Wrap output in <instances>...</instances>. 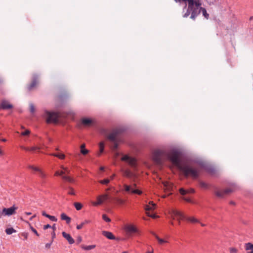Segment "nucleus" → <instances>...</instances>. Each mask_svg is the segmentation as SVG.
Returning a JSON list of instances; mask_svg holds the SVG:
<instances>
[{
	"instance_id": "obj_56",
	"label": "nucleus",
	"mask_w": 253,
	"mask_h": 253,
	"mask_svg": "<svg viewBox=\"0 0 253 253\" xmlns=\"http://www.w3.org/2000/svg\"><path fill=\"white\" fill-rule=\"evenodd\" d=\"M51 227L52 228L53 231H55L56 229L55 224H53V225L52 227L51 226Z\"/></svg>"
},
{
	"instance_id": "obj_37",
	"label": "nucleus",
	"mask_w": 253,
	"mask_h": 253,
	"mask_svg": "<svg viewBox=\"0 0 253 253\" xmlns=\"http://www.w3.org/2000/svg\"><path fill=\"white\" fill-rule=\"evenodd\" d=\"M38 172L39 173L40 176L42 178H45L46 176V174L41 169Z\"/></svg>"
},
{
	"instance_id": "obj_20",
	"label": "nucleus",
	"mask_w": 253,
	"mask_h": 253,
	"mask_svg": "<svg viewBox=\"0 0 253 253\" xmlns=\"http://www.w3.org/2000/svg\"><path fill=\"white\" fill-rule=\"evenodd\" d=\"M61 218L62 220H65L66 223L69 224L71 220V219L70 217L68 216L65 213H62L61 214Z\"/></svg>"
},
{
	"instance_id": "obj_42",
	"label": "nucleus",
	"mask_w": 253,
	"mask_h": 253,
	"mask_svg": "<svg viewBox=\"0 0 253 253\" xmlns=\"http://www.w3.org/2000/svg\"><path fill=\"white\" fill-rule=\"evenodd\" d=\"M30 133V131L29 130H26L25 131L21 132V134L22 135H28Z\"/></svg>"
},
{
	"instance_id": "obj_30",
	"label": "nucleus",
	"mask_w": 253,
	"mask_h": 253,
	"mask_svg": "<svg viewBox=\"0 0 253 253\" xmlns=\"http://www.w3.org/2000/svg\"><path fill=\"white\" fill-rule=\"evenodd\" d=\"M28 168H29V169H31L32 170H33L34 171H37V172H39V171H40V169H40L39 168L34 166H32V165L29 166Z\"/></svg>"
},
{
	"instance_id": "obj_5",
	"label": "nucleus",
	"mask_w": 253,
	"mask_h": 253,
	"mask_svg": "<svg viewBox=\"0 0 253 253\" xmlns=\"http://www.w3.org/2000/svg\"><path fill=\"white\" fill-rule=\"evenodd\" d=\"M17 209V207L14 206L9 208H3L2 211H0V218L3 216H10L14 214Z\"/></svg>"
},
{
	"instance_id": "obj_27",
	"label": "nucleus",
	"mask_w": 253,
	"mask_h": 253,
	"mask_svg": "<svg viewBox=\"0 0 253 253\" xmlns=\"http://www.w3.org/2000/svg\"><path fill=\"white\" fill-rule=\"evenodd\" d=\"M201 12H202L203 15L205 16V17L207 19L209 17V14L207 13V11L205 8L203 7H200Z\"/></svg>"
},
{
	"instance_id": "obj_34",
	"label": "nucleus",
	"mask_w": 253,
	"mask_h": 253,
	"mask_svg": "<svg viewBox=\"0 0 253 253\" xmlns=\"http://www.w3.org/2000/svg\"><path fill=\"white\" fill-rule=\"evenodd\" d=\"M99 145L100 149V153H102L104 151V143L103 142H101L99 143Z\"/></svg>"
},
{
	"instance_id": "obj_32",
	"label": "nucleus",
	"mask_w": 253,
	"mask_h": 253,
	"mask_svg": "<svg viewBox=\"0 0 253 253\" xmlns=\"http://www.w3.org/2000/svg\"><path fill=\"white\" fill-rule=\"evenodd\" d=\"M246 250H253V244L248 243L246 244Z\"/></svg>"
},
{
	"instance_id": "obj_18",
	"label": "nucleus",
	"mask_w": 253,
	"mask_h": 253,
	"mask_svg": "<svg viewBox=\"0 0 253 253\" xmlns=\"http://www.w3.org/2000/svg\"><path fill=\"white\" fill-rule=\"evenodd\" d=\"M102 235L106 237L107 238L110 240H115V237L112 234V233L109 231H104L102 232Z\"/></svg>"
},
{
	"instance_id": "obj_21",
	"label": "nucleus",
	"mask_w": 253,
	"mask_h": 253,
	"mask_svg": "<svg viewBox=\"0 0 253 253\" xmlns=\"http://www.w3.org/2000/svg\"><path fill=\"white\" fill-rule=\"evenodd\" d=\"M194 192H195V191L193 189H191L189 190H185L183 188H180L179 189V192L182 195H185V194H186L187 193H194Z\"/></svg>"
},
{
	"instance_id": "obj_61",
	"label": "nucleus",
	"mask_w": 253,
	"mask_h": 253,
	"mask_svg": "<svg viewBox=\"0 0 253 253\" xmlns=\"http://www.w3.org/2000/svg\"><path fill=\"white\" fill-rule=\"evenodd\" d=\"M52 239H53V238H54V237H55V232H54V231H53V232H52Z\"/></svg>"
},
{
	"instance_id": "obj_9",
	"label": "nucleus",
	"mask_w": 253,
	"mask_h": 253,
	"mask_svg": "<svg viewBox=\"0 0 253 253\" xmlns=\"http://www.w3.org/2000/svg\"><path fill=\"white\" fill-rule=\"evenodd\" d=\"M108 199V195L106 194L99 195L97 197L96 202H92L91 203L94 206H97L102 204Z\"/></svg>"
},
{
	"instance_id": "obj_17",
	"label": "nucleus",
	"mask_w": 253,
	"mask_h": 253,
	"mask_svg": "<svg viewBox=\"0 0 253 253\" xmlns=\"http://www.w3.org/2000/svg\"><path fill=\"white\" fill-rule=\"evenodd\" d=\"M156 205L154 204L152 201H151L149 203L148 205H146L145 207V210L147 212H149V211L154 210L156 208Z\"/></svg>"
},
{
	"instance_id": "obj_11",
	"label": "nucleus",
	"mask_w": 253,
	"mask_h": 253,
	"mask_svg": "<svg viewBox=\"0 0 253 253\" xmlns=\"http://www.w3.org/2000/svg\"><path fill=\"white\" fill-rule=\"evenodd\" d=\"M124 187L125 190L127 192H130V193H133V194H137L138 195H140L142 193L141 191L138 190V189H133V188L131 187V186L127 185L126 184H124Z\"/></svg>"
},
{
	"instance_id": "obj_23",
	"label": "nucleus",
	"mask_w": 253,
	"mask_h": 253,
	"mask_svg": "<svg viewBox=\"0 0 253 253\" xmlns=\"http://www.w3.org/2000/svg\"><path fill=\"white\" fill-rule=\"evenodd\" d=\"M81 247L84 250H90L95 248V245H92L89 246H85L83 245L81 246Z\"/></svg>"
},
{
	"instance_id": "obj_1",
	"label": "nucleus",
	"mask_w": 253,
	"mask_h": 253,
	"mask_svg": "<svg viewBox=\"0 0 253 253\" xmlns=\"http://www.w3.org/2000/svg\"><path fill=\"white\" fill-rule=\"evenodd\" d=\"M152 159L157 165H161L169 160L181 171L186 177L197 178L200 173V169L187 164H182L179 158V153L175 151L167 152L164 149L155 150L152 153Z\"/></svg>"
},
{
	"instance_id": "obj_3",
	"label": "nucleus",
	"mask_w": 253,
	"mask_h": 253,
	"mask_svg": "<svg viewBox=\"0 0 253 253\" xmlns=\"http://www.w3.org/2000/svg\"><path fill=\"white\" fill-rule=\"evenodd\" d=\"M201 3L199 1H194L193 5L191 8L188 7V10L191 11V18L194 19L195 17L200 13V5Z\"/></svg>"
},
{
	"instance_id": "obj_60",
	"label": "nucleus",
	"mask_w": 253,
	"mask_h": 253,
	"mask_svg": "<svg viewBox=\"0 0 253 253\" xmlns=\"http://www.w3.org/2000/svg\"><path fill=\"white\" fill-rule=\"evenodd\" d=\"M36 216V214H34L33 216H32V217H31L30 218V220H32L34 218H35V217Z\"/></svg>"
},
{
	"instance_id": "obj_63",
	"label": "nucleus",
	"mask_w": 253,
	"mask_h": 253,
	"mask_svg": "<svg viewBox=\"0 0 253 253\" xmlns=\"http://www.w3.org/2000/svg\"><path fill=\"white\" fill-rule=\"evenodd\" d=\"M25 214L26 215H31L32 213H31V212H26Z\"/></svg>"
},
{
	"instance_id": "obj_13",
	"label": "nucleus",
	"mask_w": 253,
	"mask_h": 253,
	"mask_svg": "<svg viewBox=\"0 0 253 253\" xmlns=\"http://www.w3.org/2000/svg\"><path fill=\"white\" fill-rule=\"evenodd\" d=\"M38 76L36 75H34L32 83L27 87V89L29 91L32 90L34 88H35L36 86V85L38 84Z\"/></svg>"
},
{
	"instance_id": "obj_12",
	"label": "nucleus",
	"mask_w": 253,
	"mask_h": 253,
	"mask_svg": "<svg viewBox=\"0 0 253 253\" xmlns=\"http://www.w3.org/2000/svg\"><path fill=\"white\" fill-rule=\"evenodd\" d=\"M13 106L10 103L5 100H2L0 104V110L1 109L7 110L12 108Z\"/></svg>"
},
{
	"instance_id": "obj_50",
	"label": "nucleus",
	"mask_w": 253,
	"mask_h": 253,
	"mask_svg": "<svg viewBox=\"0 0 253 253\" xmlns=\"http://www.w3.org/2000/svg\"><path fill=\"white\" fill-rule=\"evenodd\" d=\"M22 235L24 237L25 239H27L28 234L27 233H23Z\"/></svg>"
},
{
	"instance_id": "obj_36",
	"label": "nucleus",
	"mask_w": 253,
	"mask_h": 253,
	"mask_svg": "<svg viewBox=\"0 0 253 253\" xmlns=\"http://www.w3.org/2000/svg\"><path fill=\"white\" fill-rule=\"evenodd\" d=\"M110 179H105L103 180H101L99 181V182L102 184H107L110 182Z\"/></svg>"
},
{
	"instance_id": "obj_57",
	"label": "nucleus",
	"mask_w": 253,
	"mask_h": 253,
	"mask_svg": "<svg viewBox=\"0 0 253 253\" xmlns=\"http://www.w3.org/2000/svg\"><path fill=\"white\" fill-rule=\"evenodd\" d=\"M54 175L55 176L60 175V172L58 171H56Z\"/></svg>"
},
{
	"instance_id": "obj_45",
	"label": "nucleus",
	"mask_w": 253,
	"mask_h": 253,
	"mask_svg": "<svg viewBox=\"0 0 253 253\" xmlns=\"http://www.w3.org/2000/svg\"><path fill=\"white\" fill-rule=\"evenodd\" d=\"M68 194H70V195H75V192L74 189L73 188H70V190L68 192Z\"/></svg>"
},
{
	"instance_id": "obj_58",
	"label": "nucleus",
	"mask_w": 253,
	"mask_h": 253,
	"mask_svg": "<svg viewBox=\"0 0 253 253\" xmlns=\"http://www.w3.org/2000/svg\"><path fill=\"white\" fill-rule=\"evenodd\" d=\"M190 12L189 11V10H188V11L185 14V16L187 17V16H188L190 14Z\"/></svg>"
},
{
	"instance_id": "obj_4",
	"label": "nucleus",
	"mask_w": 253,
	"mask_h": 253,
	"mask_svg": "<svg viewBox=\"0 0 253 253\" xmlns=\"http://www.w3.org/2000/svg\"><path fill=\"white\" fill-rule=\"evenodd\" d=\"M169 214L172 219H176L178 221V225L180 224V220L184 218L183 214L175 209H171L169 211Z\"/></svg>"
},
{
	"instance_id": "obj_15",
	"label": "nucleus",
	"mask_w": 253,
	"mask_h": 253,
	"mask_svg": "<svg viewBox=\"0 0 253 253\" xmlns=\"http://www.w3.org/2000/svg\"><path fill=\"white\" fill-rule=\"evenodd\" d=\"M163 184L164 186V189L166 191L169 192L172 190L173 186L171 183L168 181H164L163 182Z\"/></svg>"
},
{
	"instance_id": "obj_22",
	"label": "nucleus",
	"mask_w": 253,
	"mask_h": 253,
	"mask_svg": "<svg viewBox=\"0 0 253 253\" xmlns=\"http://www.w3.org/2000/svg\"><path fill=\"white\" fill-rule=\"evenodd\" d=\"M85 144H83L81 146V153L84 155L87 154L88 153V151L85 149Z\"/></svg>"
},
{
	"instance_id": "obj_33",
	"label": "nucleus",
	"mask_w": 253,
	"mask_h": 253,
	"mask_svg": "<svg viewBox=\"0 0 253 253\" xmlns=\"http://www.w3.org/2000/svg\"><path fill=\"white\" fill-rule=\"evenodd\" d=\"M62 178L65 180H66V181H68L70 182H73L74 181V179L69 177V176H66V175H63L62 176Z\"/></svg>"
},
{
	"instance_id": "obj_38",
	"label": "nucleus",
	"mask_w": 253,
	"mask_h": 253,
	"mask_svg": "<svg viewBox=\"0 0 253 253\" xmlns=\"http://www.w3.org/2000/svg\"><path fill=\"white\" fill-rule=\"evenodd\" d=\"M102 218L106 222H109L111 221V219L105 214L102 215Z\"/></svg>"
},
{
	"instance_id": "obj_8",
	"label": "nucleus",
	"mask_w": 253,
	"mask_h": 253,
	"mask_svg": "<svg viewBox=\"0 0 253 253\" xmlns=\"http://www.w3.org/2000/svg\"><path fill=\"white\" fill-rule=\"evenodd\" d=\"M122 161H126L134 169L136 168V160L132 157H129L127 155H125L121 158Z\"/></svg>"
},
{
	"instance_id": "obj_49",
	"label": "nucleus",
	"mask_w": 253,
	"mask_h": 253,
	"mask_svg": "<svg viewBox=\"0 0 253 253\" xmlns=\"http://www.w3.org/2000/svg\"><path fill=\"white\" fill-rule=\"evenodd\" d=\"M82 241V238L81 236H79L77 239V244H80Z\"/></svg>"
},
{
	"instance_id": "obj_43",
	"label": "nucleus",
	"mask_w": 253,
	"mask_h": 253,
	"mask_svg": "<svg viewBox=\"0 0 253 253\" xmlns=\"http://www.w3.org/2000/svg\"><path fill=\"white\" fill-rule=\"evenodd\" d=\"M40 148L39 147H32L31 148H30V151H34L35 150H40Z\"/></svg>"
},
{
	"instance_id": "obj_39",
	"label": "nucleus",
	"mask_w": 253,
	"mask_h": 253,
	"mask_svg": "<svg viewBox=\"0 0 253 253\" xmlns=\"http://www.w3.org/2000/svg\"><path fill=\"white\" fill-rule=\"evenodd\" d=\"M47 217L52 221H57V219L54 216L49 215L47 216Z\"/></svg>"
},
{
	"instance_id": "obj_31",
	"label": "nucleus",
	"mask_w": 253,
	"mask_h": 253,
	"mask_svg": "<svg viewBox=\"0 0 253 253\" xmlns=\"http://www.w3.org/2000/svg\"><path fill=\"white\" fill-rule=\"evenodd\" d=\"M74 205L76 210L78 211L80 210L82 208V205L80 203L76 202Z\"/></svg>"
},
{
	"instance_id": "obj_48",
	"label": "nucleus",
	"mask_w": 253,
	"mask_h": 253,
	"mask_svg": "<svg viewBox=\"0 0 253 253\" xmlns=\"http://www.w3.org/2000/svg\"><path fill=\"white\" fill-rule=\"evenodd\" d=\"M84 225V223H82L80 225L77 226V229L78 230L81 229Z\"/></svg>"
},
{
	"instance_id": "obj_59",
	"label": "nucleus",
	"mask_w": 253,
	"mask_h": 253,
	"mask_svg": "<svg viewBox=\"0 0 253 253\" xmlns=\"http://www.w3.org/2000/svg\"><path fill=\"white\" fill-rule=\"evenodd\" d=\"M115 176V174H113L112 176H110V179L111 180L113 179Z\"/></svg>"
},
{
	"instance_id": "obj_55",
	"label": "nucleus",
	"mask_w": 253,
	"mask_h": 253,
	"mask_svg": "<svg viewBox=\"0 0 253 253\" xmlns=\"http://www.w3.org/2000/svg\"><path fill=\"white\" fill-rule=\"evenodd\" d=\"M42 215L43 216H44L46 217H47V216H48V215H49V214H48L46 213V212H45L44 211H43L42 212Z\"/></svg>"
},
{
	"instance_id": "obj_26",
	"label": "nucleus",
	"mask_w": 253,
	"mask_h": 253,
	"mask_svg": "<svg viewBox=\"0 0 253 253\" xmlns=\"http://www.w3.org/2000/svg\"><path fill=\"white\" fill-rule=\"evenodd\" d=\"M50 155L52 156H53L54 157H56L61 160L64 159L65 157V155H64L63 154H51Z\"/></svg>"
},
{
	"instance_id": "obj_16",
	"label": "nucleus",
	"mask_w": 253,
	"mask_h": 253,
	"mask_svg": "<svg viewBox=\"0 0 253 253\" xmlns=\"http://www.w3.org/2000/svg\"><path fill=\"white\" fill-rule=\"evenodd\" d=\"M62 234L64 238H65L68 241L70 244H73L75 242L74 240L69 234H68L65 232H63Z\"/></svg>"
},
{
	"instance_id": "obj_47",
	"label": "nucleus",
	"mask_w": 253,
	"mask_h": 253,
	"mask_svg": "<svg viewBox=\"0 0 253 253\" xmlns=\"http://www.w3.org/2000/svg\"><path fill=\"white\" fill-rule=\"evenodd\" d=\"M147 215L148 216H150L152 218H155L157 217V216H156L155 214H151L149 213V212H147Z\"/></svg>"
},
{
	"instance_id": "obj_35",
	"label": "nucleus",
	"mask_w": 253,
	"mask_h": 253,
	"mask_svg": "<svg viewBox=\"0 0 253 253\" xmlns=\"http://www.w3.org/2000/svg\"><path fill=\"white\" fill-rule=\"evenodd\" d=\"M27 223L29 224V226H30V228L31 229V230L38 236L39 237L40 236V235L38 234V232L37 231V230L33 228V226H32L31 225V224L28 222H27Z\"/></svg>"
},
{
	"instance_id": "obj_62",
	"label": "nucleus",
	"mask_w": 253,
	"mask_h": 253,
	"mask_svg": "<svg viewBox=\"0 0 253 253\" xmlns=\"http://www.w3.org/2000/svg\"><path fill=\"white\" fill-rule=\"evenodd\" d=\"M65 173V171H61L60 172V175H63Z\"/></svg>"
},
{
	"instance_id": "obj_51",
	"label": "nucleus",
	"mask_w": 253,
	"mask_h": 253,
	"mask_svg": "<svg viewBox=\"0 0 253 253\" xmlns=\"http://www.w3.org/2000/svg\"><path fill=\"white\" fill-rule=\"evenodd\" d=\"M20 147L22 149L25 150L26 151H30V148H29V147H24V146H21Z\"/></svg>"
},
{
	"instance_id": "obj_64",
	"label": "nucleus",
	"mask_w": 253,
	"mask_h": 253,
	"mask_svg": "<svg viewBox=\"0 0 253 253\" xmlns=\"http://www.w3.org/2000/svg\"><path fill=\"white\" fill-rule=\"evenodd\" d=\"M89 222V221L88 220H85L82 223H84V225L88 223Z\"/></svg>"
},
{
	"instance_id": "obj_6",
	"label": "nucleus",
	"mask_w": 253,
	"mask_h": 253,
	"mask_svg": "<svg viewBox=\"0 0 253 253\" xmlns=\"http://www.w3.org/2000/svg\"><path fill=\"white\" fill-rule=\"evenodd\" d=\"M45 117L48 123L57 122L58 114L55 112H45Z\"/></svg>"
},
{
	"instance_id": "obj_7",
	"label": "nucleus",
	"mask_w": 253,
	"mask_h": 253,
	"mask_svg": "<svg viewBox=\"0 0 253 253\" xmlns=\"http://www.w3.org/2000/svg\"><path fill=\"white\" fill-rule=\"evenodd\" d=\"M124 229L126 233L129 235L133 234H140L139 231L133 225L127 224L125 226Z\"/></svg>"
},
{
	"instance_id": "obj_25",
	"label": "nucleus",
	"mask_w": 253,
	"mask_h": 253,
	"mask_svg": "<svg viewBox=\"0 0 253 253\" xmlns=\"http://www.w3.org/2000/svg\"><path fill=\"white\" fill-rule=\"evenodd\" d=\"M114 200L116 201V203L119 205H123L125 203V200L119 198H115Z\"/></svg>"
},
{
	"instance_id": "obj_24",
	"label": "nucleus",
	"mask_w": 253,
	"mask_h": 253,
	"mask_svg": "<svg viewBox=\"0 0 253 253\" xmlns=\"http://www.w3.org/2000/svg\"><path fill=\"white\" fill-rule=\"evenodd\" d=\"M186 219L192 223H199V220L195 218L194 217H188L186 218Z\"/></svg>"
},
{
	"instance_id": "obj_46",
	"label": "nucleus",
	"mask_w": 253,
	"mask_h": 253,
	"mask_svg": "<svg viewBox=\"0 0 253 253\" xmlns=\"http://www.w3.org/2000/svg\"><path fill=\"white\" fill-rule=\"evenodd\" d=\"M61 168L65 171V173H67L68 174L70 173V170L68 169V168H65L63 166H61Z\"/></svg>"
},
{
	"instance_id": "obj_44",
	"label": "nucleus",
	"mask_w": 253,
	"mask_h": 253,
	"mask_svg": "<svg viewBox=\"0 0 253 253\" xmlns=\"http://www.w3.org/2000/svg\"><path fill=\"white\" fill-rule=\"evenodd\" d=\"M237 250L234 248H231L230 249V253H237Z\"/></svg>"
},
{
	"instance_id": "obj_19",
	"label": "nucleus",
	"mask_w": 253,
	"mask_h": 253,
	"mask_svg": "<svg viewBox=\"0 0 253 253\" xmlns=\"http://www.w3.org/2000/svg\"><path fill=\"white\" fill-rule=\"evenodd\" d=\"M122 171L124 175L127 177L131 178L134 176V174L129 169L122 170Z\"/></svg>"
},
{
	"instance_id": "obj_10",
	"label": "nucleus",
	"mask_w": 253,
	"mask_h": 253,
	"mask_svg": "<svg viewBox=\"0 0 253 253\" xmlns=\"http://www.w3.org/2000/svg\"><path fill=\"white\" fill-rule=\"evenodd\" d=\"M232 188H227L225 190H218L215 192V194L219 198H223L233 192Z\"/></svg>"
},
{
	"instance_id": "obj_53",
	"label": "nucleus",
	"mask_w": 253,
	"mask_h": 253,
	"mask_svg": "<svg viewBox=\"0 0 253 253\" xmlns=\"http://www.w3.org/2000/svg\"><path fill=\"white\" fill-rule=\"evenodd\" d=\"M183 199L184 200H185V201L187 202H189V203L191 202V200H190V199H189V198H183Z\"/></svg>"
},
{
	"instance_id": "obj_54",
	"label": "nucleus",
	"mask_w": 253,
	"mask_h": 253,
	"mask_svg": "<svg viewBox=\"0 0 253 253\" xmlns=\"http://www.w3.org/2000/svg\"><path fill=\"white\" fill-rule=\"evenodd\" d=\"M51 245V242L50 243H47V244H45V247L46 248L48 249V248H49L50 247Z\"/></svg>"
},
{
	"instance_id": "obj_41",
	"label": "nucleus",
	"mask_w": 253,
	"mask_h": 253,
	"mask_svg": "<svg viewBox=\"0 0 253 253\" xmlns=\"http://www.w3.org/2000/svg\"><path fill=\"white\" fill-rule=\"evenodd\" d=\"M30 111L32 113H33L35 112V106L32 103H31L30 104Z\"/></svg>"
},
{
	"instance_id": "obj_52",
	"label": "nucleus",
	"mask_w": 253,
	"mask_h": 253,
	"mask_svg": "<svg viewBox=\"0 0 253 253\" xmlns=\"http://www.w3.org/2000/svg\"><path fill=\"white\" fill-rule=\"evenodd\" d=\"M49 228H51V226L49 224L45 225L43 226V229L45 230Z\"/></svg>"
},
{
	"instance_id": "obj_2",
	"label": "nucleus",
	"mask_w": 253,
	"mask_h": 253,
	"mask_svg": "<svg viewBox=\"0 0 253 253\" xmlns=\"http://www.w3.org/2000/svg\"><path fill=\"white\" fill-rule=\"evenodd\" d=\"M100 132L102 134L105 135L107 139L113 143L112 149L116 150L118 147L119 143L121 141V139L119 137V135L121 132V130L119 128H115L108 133V130L105 128H101Z\"/></svg>"
},
{
	"instance_id": "obj_28",
	"label": "nucleus",
	"mask_w": 253,
	"mask_h": 253,
	"mask_svg": "<svg viewBox=\"0 0 253 253\" xmlns=\"http://www.w3.org/2000/svg\"><path fill=\"white\" fill-rule=\"evenodd\" d=\"M15 232H16V231L13 228H7L5 230V232L8 235H10Z\"/></svg>"
},
{
	"instance_id": "obj_40",
	"label": "nucleus",
	"mask_w": 253,
	"mask_h": 253,
	"mask_svg": "<svg viewBox=\"0 0 253 253\" xmlns=\"http://www.w3.org/2000/svg\"><path fill=\"white\" fill-rule=\"evenodd\" d=\"M200 185L202 188H207L208 187L207 184L203 181L200 182Z\"/></svg>"
},
{
	"instance_id": "obj_14",
	"label": "nucleus",
	"mask_w": 253,
	"mask_h": 253,
	"mask_svg": "<svg viewBox=\"0 0 253 253\" xmlns=\"http://www.w3.org/2000/svg\"><path fill=\"white\" fill-rule=\"evenodd\" d=\"M81 123L85 126H90L94 124V121L88 118H83L81 120Z\"/></svg>"
},
{
	"instance_id": "obj_29",
	"label": "nucleus",
	"mask_w": 253,
	"mask_h": 253,
	"mask_svg": "<svg viewBox=\"0 0 253 253\" xmlns=\"http://www.w3.org/2000/svg\"><path fill=\"white\" fill-rule=\"evenodd\" d=\"M155 237L157 239V240L158 241L159 243L160 244H163L164 243H165L167 242V241L159 238V236L158 235H155Z\"/></svg>"
}]
</instances>
